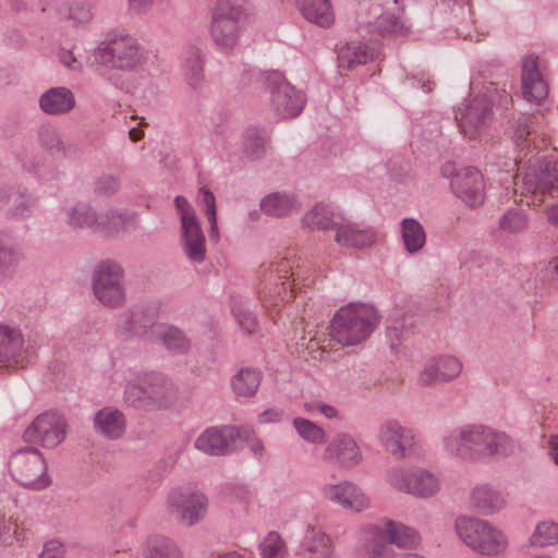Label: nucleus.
Masks as SVG:
<instances>
[{
    "label": "nucleus",
    "mask_w": 558,
    "mask_h": 558,
    "mask_svg": "<svg viewBox=\"0 0 558 558\" xmlns=\"http://www.w3.org/2000/svg\"><path fill=\"white\" fill-rule=\"evenodd\" d=\"M16 524L12 521H5L4 515L0 513V543L9 544L14 537H17Z\"/></svg>",
    "instance_id": "e2e57ef3"
},
{
    "label": "nucleus",
    "mask_w": 558,
    "mask_h": 558,
    "mask_svg": "<svg viewBox=\"0 0 558 558\" xmlns=\"http://www.w3.org/2000/svg\"><path fill=\"white\" fill-rule=\"evenodd\" d=\"M184 80L194 90L203 88L205 75L203 68V56L199 49H191L184 59Z\"/></svg>",
    "instance_id": "37998d69"
},
{
    "label": "nucleus",
    "mask_w": 558,
    "mask_h": 558,
    "mask_svg": "<svg viewBox=\"0 0 558 558\" xmlns=\"http://www.w3.org/2000/svg\"><path fill=\"white\" fill-rule=\"evenodd\" d=\"M293 267L294 262L288 258H279L260 266L258 295L266 308L292 299L293 290H289V279L293 276L299 277V272H294Z\"/></svg>",
    "instance_id": "6e6552de"
},
{
    "label": "nucleus",
    "mask_w": 558,
    "mask_h": 558,
    "mask_svg": "<svg viewBox=\"0 0 558 558\" xmlns=\"http://www.w3.org/2000/svg\"><path fill=\"white\" fill-rule=\"evenodd\" d=\"M198 201L202 206H204V213L209 221V236L214 241L219 240V231L217 223V209H216V198L209 189L206 186H202L198 190Z\"/></svg>",
    "instance_id": "3c124183"
},
{
    "label": "nucleus",
    "mask_w": 558,
    "mask_h": 558,
    "mask_svg": "<svg viewBox=\"0 0 558 558\" xmlns=\"http://www.w3.org/2000/svg\"><path fill=\"white\" fill-rule=\"evenodd\" d=\"M9 469L13 478L31 489H43L50 484L46 474V462L35 448H23L15 451L9 460Z\"/></svg>",
    "instance_id": "1a4fd4ad"
},
{
    "label": "nucleus",
    "mask_w": 558,
    "mask_h": 558,
    "mask_svg": "<svg viewBox=\"0 0 558 558\" xmlns=\"http://www.w3.org/2000/svg\"><path fill=\"white\" fill-rule=\"evenodd\" d=\"M266 84L271 109L279 119L294 118L303 111L306 104L304 93L290 84L281 73H269Z\"/></svg>",
    "instance_id": "9d476101"
},
{
    "label": "nucleus",
    "mask_w": 558,
    "mask_h": 558,
    "mask_svg": "<svg viewBox=\"0 0 558 558\" xmlns=\"http://www.w3.org/2000/svg\"><path fill=\"white\" fill-rule=\"evenodd\" d=\"M64 222L73 230H92L96 232L99 213L86 202H77L63 209Z\"/></svg>",
    "instance_id": "2f4dec72"
},
{
    "label": "nucleus",
    "mask_w": 558,
    "mask_h": 558,
    "mask_svg": "<svg viewBox=\"0 0 558 558\" xmlns=\"http://www.w3.org/2000/svg\"><path fill=\"white\" fill-rule=\"evenodd\" d=\"M504 495L487 483L474 485L468 495V507L481 515H493L506 507Z\"/></svg>",
    "instance_id": "5701e85b"
},
{
    "label": "nucleus",
    "mask_w": 558,
    "mask_h": 558,
    "mask_svg": "<svg viewBox=\"0 0 558 558\" xmlns=\"http://www.w3.org/2000/svg\"><path fill=\"white\" fill-rule=\"evenodd\" d=\"M145 555L146 558H181L175 544L160 535H154L148 538Z\"/></svg>",
    "instance_id": "09e8293b"
},
{
    "label": "nucleus",
    "mask_w": 558,
    "mask_h": 558,
    "mask_svg": "<svg viewBox=\"0 0 558 558\" xmlns=\"http://www.w3.org/2000/svg\"><path fill=\"white\" fill-rule=\"evenodd\" d=\"M124 378L123 401L132 409L145 412L163 410L177 399L174 384L162 374L128 369Z\"/></svg>",
    "instance_id": "7ed1b4c3"
},
{
    "label": "nucleus",
    "mask_w": 558,
    "mask_h": 558,
    "mask_svg": "<svg viewBox=\"0 0 558 558\" xmlns=\"http://www.w3.org/2000/svg\"><path fill=\"white\" fill-rule=\"evenodd\" d=\"M243 16L244 12L240 5L229 0L218 1L210 24L213 41L222 49L233 48L240 36Z\"/></svg>",
    "instance_id": "9b49d317"
},
{
    "label": "nucleus",
    "mask_w": 558,
    "mask_h": 558,
    "mask_svg": "<svg viewBox=\"0 0 558 558\" xmlns=\"http://www.w3.org/2000/svg\"><path fill=\"white\" fill-rule=\"evenodd\" d=\"M533 119L530 116L521 114L517 120V126L513 134V140L515 145L523 149L530 143L529 136L531 135V126L533 124Z\"/></svg>",
    "instance_id": "13d9d810"
},
{
    "label": "nucleus",
    "mask_w": 558,
    "mask_h": 558,
    "mask_svg": "<svg viewBox=\"0 0 558 558\" xmlns=\"http://www.w3.org/2000/svg\"><path fill=\"white\" fill-rule=\"evenodd\" d=\"M69 20L76 25H84L92 21L93 12L90 7L82 3H74L69 10Z\"/></svg>",
    "instance_id": "680f3d73"
},
{
    "label": "nucleus",
    "mask_w": 558,
    "mask_h": 558,
    "mask_svg": "<svg viewBox=\"0 0 558 558\" xmlns=\"http://www.w3.org/2000/svg\"><path fill=\"white\" fill-rule=\"evenodd\" d=\"M157 335L163 348L172 355H184L191 350L190 338L174 325H158Z\"/></svg>",
    "instance_id": "f704fd0d"
},
{
    "label": "nucleus",
    "mask_w": 558,
    "mask_h": 558,
    "mask_svg": "<svg viewBox=\"0 0 558 558\" xmlns=\"http://www.w3.org/2000/svg\"><path fill=\"white\" fill-rule=\"evenodd\" d=\"M377 438L383 449L397 460L414 458L421 450L414 430L396 420L383 422Z\"/></svg>",
    "instance_id": "f8f14e48"
},
{
    "label": "nucleus",
    "mask_w": 558,
    "mask_h": 558,
    "mask_svg": "<svg viewBox=\"0 0 558 558\" xmlns=\"http://www.w3.org/2000/svg\"><path fill=\"white\" fill-rule=\"evenodd\" d=\"M300 203L289 193L275 192L260 201V209L268 216L284 217L296 213Z\"/></svg>",
    "instance_id": "c9c22d12"
},
{
    "label": "nucleus",
    "mask_w": 558,
    "mask_h": 558,
    "mask_svg": "<svg viewBox=\"0 0 558 558\" xmlns=\"http://www.w3.org/2000/svg\"><path fill=\"white\" fill-rule=\"evenodd\" d=\"M493 118L492 102L486 96H476L466 105L460 118L461 132L474 137L486 130Z\"/></svg>",
    "instance_id": "4be33fe9"
},
{
    "label": "nucleus",
    "mask_w": 558,
    "mask_h": 558,
    "mask_svg": "<svg viewBox=\"0 0 558 558\" xmlns=\"http://www.w3.org/2000/svg\"><path fill=\"white\" fill-rule=\"evenodd\" d=\"M92 290L95 299L105 307L119 310L128 303L125 270L112 259L98 263L92 274Z\"/></svg>",
    "instance_id": "423d86ee"
},
{
    "label": "nucleus",
    "mask_w": 558,
    "mask_h": 558,
    "mask_svg": "<svg viewBox=\"0 0 558 558\" xmlns=\"http://www.w3.org/2000/svg\"><path fill=\"white\" fill-rule=\"evenodd\" d=\"M39 558H63V549L57 542H50L45 545Z\"/></svg>",
    "instance_id": "774afa93"
},
{
    "label": "nucleus",
    "mask_w": 558,
    "mask_h": 558,
    "mask_svg": "<svg viewBox=\"0 0 558 558\" xmlns=\"http://www.w3.org/2000/svg\"><path fill=\"white\" fill-rule=\"evenodd\" d=\"M322 460L341 469H353L362 462L363 453L351 434L339 432L324 448Z\"/></svg>",
    "instance_id": "6ab92c4d"
},
{
    "label": "nucleus",
    "mask_w": 558,
    "mask_h": 558,
    "mask_svg": "<svg viewBox=\"0 0 558 558\" xmlns=\"http://www.w3.org/2000/svg\"><path fill=\"white\" fill-rule=\"evenodd\" d=\"M65 435L66 423L64 417L57 412H45L38 415L26 428L24 438L47 448H54L64 440Z\"/></svg>",
    "instance_id": "f3484780"
},
{
    "label": "nucleus",
    "mask_w": 558,
    "mask_h": 558,
    "mask_svg": "<svg viewBox=\"0 0 558 558\" xmlns=\"http://www.w3.org/2000/svg\"><path fill=\"white\" fill-rule=\"evenodd\" d=\"M39 109L48 116H64L76 106L74 93L65 86L50 87L38 99Z\"/></svg>",
    "instance_id": "bb28decb"
},
{
    "label": "nucleus",
    "mask_w": 558,
    "mask_h": 558,
    "mask_svg": "<svg viewBox=\"0 0 558 558\" xmlns=\"http://www.w3.org/2000/svg\"><path fill=\"white\" fill-rule=\"evenodd\" d=\"M401 238L409 254L418 253L426 243L423 226L414 218H405L400 223Z\"/></svg>",
    "instance_id": "a19ab883"
},
{
    "label": "nucleus",
    "mask_w": 558,
    "mask_h": 558,
    "mask_svg": "<svg viewBox=\"0 0 558 558\" xmlns=\"http://www.w3.org/2000/svg\"><path fill=\"white\" fill-rule=\"evenodd\" d=\"M451 190L465 205L477 207L483 204L484 178L475 168H464L459 171L451 180Z\"/></svg>",
    "instance_id": "412c9836"
},
{
    "label": "nucleus",
    "mask_w": 558,
    "mask_h": 558,
    "mask_svg": "<svg viewBox=\"0 0 558 558\" xmlns=\"http://www.w3.org/2000/svg\"><path fill=\"white\" fill-rule=\"evenodd\" d=\"M558 543V523L543 521L538 523L531 536V544L537 547L551 546Z\"/></svg>",
    "instance_id": "603ef678"
},
{
    "label": "nucleus",
    "mask_w": 558,
    "mask_h": 558,
    "mask_svg": "<svg viewBox=\"0 0 558 558\" xmlns=\"http://www.w3.org/2000/svg\"><path fill=\"white\" fill-rule=\"evenodd\" d=\"M529 219L521 209L510 208L499 219V228L502 232L513 234L526 229Z\"/></svg>",
    "instance_id": "864d4df0"
},
{
    "label": "nucleus",
    "mask_w": 558,
    "mask_h": 558,
    "mask_svg": "<svg viewBox=\"0 0 558 558\" xmlns=\"http://www.w3.org/2000/svg\"><path fill=\"white\" fill-rule=\"evenodd\" d=\"M166 505L169 513L181 524L193 526L206 517L208 498L198 490L174 488L168 494Z\"/></svg>",
    "instance_id": "4468645a"
},
{
    "label": "nucleus",
    "mask_w": 558,
    "mask_h": 558,
    "mask_svg": "<svg viewBox=\"0 0 558 558\" xmlns=\"http://www.w3.org/2000/svg\"><path fill=\"white\" fill-rule=\"evenodd\" d=\"M333 542L320 529L307 527L296 551V558H332Z\"/></svg>",
    "instance_id": "cd10ccee"
},
{
    "label": "nucleus",
    "mask_w": 558,
    "mask_h": 558,
    "mask_svg": "<svg viewBox=\"0 0 558 558\" xmlns=\"http://www.w3.org/2000/svg\"><path fill=\"white\" fill-rule=\"evenodd\" d=\"M376 239L372 228H362L360 225L341 218L336 228L335 242L347 248H364L371 246Z\"/></svg>",
    "instance_id": "a878e982"
},
{
    "label": "nucleus",
    "mask_w": 558,
    "mask_h": 558,
    "mask_svg": "<svg viewBox=\"0 0 558 558\" xmlns=\"http://www.w3.org/2000/svg\"><path fill=\"white\" fill-rule=\"evenodd\" d=\"M126 90L134 97L144 101H149L156 94L155 85L153 84L151 78L147 75H141L137 81L130 83Z\"/></svg>",
    "instance_id": "4d7b16f0"
},
{
    "label": "nucleus",
    "mask_w": 558,
    "mask_h": 558,
    "mask_svg": "<svg viewBox=\"0 0 558 558\" xmlns=\"http://www.w3.org/2000/svg\"><path fill=\"white\" fill-rule=\"evenodd\" d=\"M21 332L8 326H0V363L17 364L22 354Z\"/></svg>",
    "instance_id": "e433bc0d"
},
{
    "label": "nucleus",
    "mask_w": 558,
    "mask_h": 558,
    "mask_svg": "<svg viewBox=\"0 0 558 558\" xmlns=\"http://www.w3.org/2000/svg\"><path fill=\"white\" fill-rule=\"evenodd\" d=\"M241 430H246V433L242 434V437H245L248 441V448L251 452L256 457H262L265 452V447L263 441L257 437H252L251 435H254V432L248 428H240Z\"/></svg>",
    "instance_id": "0e129e2a"
},
{
    "label": "nucleus",
    "mask_w": 558,
    "mask_h": 558,
    "mask_svg": "<svg viewBox=\"0 0 558 558\" xmlns=\"http://www.w3.org/2000/svg\"><path fill=\"white\" fill-rule=\"evenodd\" d=\"M375 49L361 43H351L341 47L338 52L339 66L352 70L356 65L365 64L375 57Z\"/></svg>",
    "instance_id": "58836bf2"
},
{
    "label": "nucleus",
    "mask_w": 558,
    "mask_h": 558,
    "mask_svg": "<svg viewBox=\"0 0 558 558\" xmlns=\"http://www.w3.org/2000/svg\"><path fill=\"white\" fill-rule=\"evenodd\" d=\"M357 536L355 554L359 558H425L415 553L392 549L391 545L398 548L414 545L417 533L414 529L388 518L365 524L359 530Z\"/></svg>",
    "instance_id": "f03ea898"
},
{
    "label": "nucleus",
    "mask_w": 558,
    "mask_h": 558,
    "mask_svg": "<svg viewBox=\"0 0 558 558\" xmlns=\"http://www.w3.org/2000/svg\"><path fill=\"white\" fill-rule=\"evenodd\" d=\"M441 486L442 482L437 473L415 465L408 495L420 499H429L441 490Z\"/></svg>",
    "instance_id": "7c9ffc66"
},
{
    "label": "nucleus",
    "mask_w": 558,
    "mask_h": 558,
    "mask_svg": "<svg viewBox=\"0 0 558 558\" xmlns=\"http://www.w3.org/2000/svg\"><path fill=\"white\" fill-rule=\"evenodd\" d=\"M180 242L187 259L201 264L206 257V240L199 221L180 226Z\"/></svg>",
    "instance_id": "c85d7f7f"
},
{
    "label": "nucleus",
    "mask_w": 558,
    "mask_h": 558,
    "mask_svg": "<svg viewBox=\"0 0 558 558\" xmlns=\"http://www.w3.org/2000/svg\"><path fill=\"white\" fill-rule=\"evenodd\" d=\"M338 214L330 205L316 204L312 209L303 216V225L311 230L326 231L338 227L341 220Z\"/></svg>",
    "instance_id": "72a5a7b5"
},
{
    "label": "nucleus",
    "mask_w": 558,
    "mask_h": 558,
    "mask_svg": "<svg viewBox=\"0 0 558 558\" xmlns=\"http://www.w3.org/2000/svg\"><path fill=\"white\" fill-rule=\"evenodd\" d=\"M454 531L466 547L483 556L496 557L508 548L506 534L490 522L476 517L459 515L454 521Z\"/></svg>",
    "instance_id": "39448f33"
},
{
    "label": "nucleus",
    "mask_w": 558,
    "mask_h": 558,
    "mask_svg": "<svg viewBox=\"0 0 558 558\" xmlns=\"http://www.w3.org/2000/svg\"><path fill=\"white\" fill-rule=\"evenodd\" d=\"M283 412L277 408L268 409L258 415V422L262 424L277 423L282 420Z\"/></svg>",
    "instance_id": "338daca9"
},
{
    "label": "nucleus",
    "mask_w": 558,
    "mask_h": 558,
    "mask_svg": "<svg viewBox=\"0 0 558 558\" xmlns=\"http://www.w3.org/2000/svg\"><path fill=\"white\" fill-rule=\"evenodd\" d=\"M60 62L72 71H80L82 63L74 57L71 50H61L59 52Z\"/></svg>",
    "instance_id": "69168bd1"
},
{
    "label": "nucleus",
    "mask_w": 558,
    "mask_h": 558,
    "mask_svg": "<svg viewBox=\"0 0 558 558\" xmlns=\"http://www.w3.org/2000/svg\"><path fill=\"white\" fill-rule=\"evenodd\" d=\"M260 558H282L286 544L277 532H269L258 545Z\"/></svg>",
    "instance_id": "6e6d98bb"
},
{
    "label": "nucleus",
    "mask_w": 558,
    "mask_h": 558,
    "mask_svg": "<svg viewBox=\"0 0 558 558\" xmlns=\"http://www.w3.org/2000/svg\"><path fill=\"white\" fill-rule=\"evenodd\" d=\"M523 186L532 195L533 204L543 203L546 196L554 197L558 193V161L529 160L523 174Z\"/></svg>",
    "instance_id": "ddd939ff"
},
{
    "label": "nucleus",
    "mask_w": 558,
    "mask_h": 558,
    "mask_svg": "<svg viewBox=\"0 0 558 558\" xmlns=\"http://www.w3.org/2000/svg\"><path fill=\"white\" fill-rule=\"evenodd\" d=\"M269 142L268 132L265 129L250 126L243 134V151L252 159L262 158Z\"/></svg>",
    "instance_id": "c03bdc74"
},
{
    "label": "nucleus",
    "mask_w": 558,
    "mask_h": 558,
    "mask_svg": "<svg viewBox=\"0 0 558 558\" xmlns=\"http://www.w3.org/2000/svg\"><path fill=\"white\" fill-rule=\"evenodd\" d=\"M367 28L374 35L388 36L401 34L404 31V25L395 14L384 13L371 22Z\"/></svg>",
    "instance_id": "8fccbe9b"
},
{
    "label": "nucleus",
    "mask_w": 558,
    "mask_h": 558,
    "mask_svg": "<svg viewBox=\"0 0 558 558\" xmlns=\"http://www.w3.org/2000/svg\"><path fill=\"white\" fill-rule=\"evenodd\" d=\"M320 492L325 500L351 512H364L372 507L371 497L352 481L325 484Z\"/></svg>",
    "instance_id": "dca6fc26"
},
{
    "label": "nucleus",
    "mask_w": 558,
    "mask_h": 558,
    "mask_svg": "<svg viewBox=\"0 0 558 558\" xmlns=\"http://www.w3.org/2000/svg\"><path fill=\"white\" fill-rule=\"evenodd\" d=\"M305 20L319 27L327 28L335 22V12L329 0H298Z\"/></svg>",
    "instance_id": "473e14b6"
},
{
    "label": "nucleus",
    "mask_w": 558,
    "mask_h": 558,
    "mask_svg": "<svg viewBox=\"0 0 558 558\" xmlns=\"http://www.w3.org/2000/svg\"><path fill=\"white\" fill-rule=\"evenodd\" d=\"M243 433L246 430L234 426L209 427L195 439L194 447L209 456H225L235 449Z\"/></svg>",
    "instance_id": "aec40b11"
},
{
    "label": "nucleus",
    "mask_w": 558,
    "mask_h": 558,
    "mask_svg": "<svg viewBox=\"0 0 558 558\" xmlns=\"http://www.w3.org/2000/svg\"><path fill=\"white\" fill-rule=\"evenodd\" d=\"M414 465L393 464L386 469L385 483L392 490L408 495Z\"/></svg>",
    "instance_id": "a18cd8bd"
},
{
    "label": "nucleus",
    "mask_w": 558,
    "mask_h": 558,
    "mask_svg": "<svg viewBox=\"0 0 558 558\" xmlns=\"http://www.w3.org/2000/svg\"><path fill=\"white\" fill-rule=\"evenodd\" d=\"M35 206V199L26 193L14 189L0 192V208L8 210L12 216L26 217Z\"/></svg>",
    "instance_id": "4c0bfd02"
},
{
    "label": "nucleus",
    "mask_w": 558,
    "mask_h": 558,
    "mask_svg": "<svg viewBox=\"0 0 558 558\" xmlns=\"http://www.w3.org/2000/svg\"><path fill=\"white\" fill-rule=\"evenodd\" d=\"M94 58L109 70L122 71L140 66L145 59L137 40L124 33H109L95 49Z\"/></svg>",
    "instance_id": "0eeeda50"
},
{
    "label": "nucleus",
    "mask_w": 558,
    "mask_h": 558,
    "mask_svg": "<svg viewBox=\"0 0 558 558\" xmlns=\"http://www.w3.org/2000/svg\"><path fill=\"white\" fill-rule=\"evenodd\" d=\"M380 322L377 310L366 303H350L340 307L330 323V336L344 347L367 340Z\"/></svg>",
    "instance_id": "20e7f679"
},
{
    "label": "nucleus",
    "mask_w": 558,
    "mask_h": 558,
    "mask_svg": "<svg viewBox=\"0 0 558 558\" xmlns=\"http://www.w3.org/2000/svg\"><path fill=\"white\" fill-rule=\"evenodd\" d=\"M136 222L137 215L135 213L111 208L99 213L96 232L116 236L128 231L130 228H135Z\"/></svg>",
    "instance_id": "c756f323"
},
{
    "label": "nucleus",
    "mask_w": 558,
    "mask_h": 558,
    "mask_svg": "<svg viewBox=\"0 0 558 558\" xmlns=\"http://www.w3.org/2000/svg\"><path fill=\"white\" fill-rule=\"evenodd\" d=\"M292 425L299 437L307 444L322 445L326 442L325 429L315 422L299 416L293 418Z\"/></svg>",
    "instance_id": "de8ad7c7"
},
{
    "label": "nucleus",
    "mask_w": 558,
    "mask_h": 558,
    "mask_svg": "<svg viewBox=\"0 0 558 558\" xmlns=\"http://www.w3.org/2000/svg\"><path fill=\"white\" fill-rule=\"evenodd\" d=\"M39 142L54 157L66 158L69 156L70 146L56 128L43 126L39 131Z\"/></svg>",
    "instance_id": "49530a36"
},
{
    "label": "nucleus",
    "mask_w": 558,
    "mask_h": 558,
    "mask_svg": "<svg viewBox=\"0 0 558 558\" xmlns=\"http://www.w3.org/2000/svg\"><path fill=\"white\" fill-rule=\"evenodd\" d=\"M232 312L240 325V327L247 333L255 332L257 328V319L250 311L247 302L242 299H234L232 301Z\"/></svg>",
    "instance_id": "5fc2aeb1"
},
{
    "label": "nucleus",
    "mask_w": 558,
    "mask_h": 558,
    "mask_svg": "<svg viewBox=\"0 0 558 558\" xmlns=\"http://www.w3.org/2000/svg\"><path fill=\"white\" fill-rule=\"evenodd\" d=\"M126 416L116 407H104L93 417L94 432L108 440L121 439L126 432Z\"/></svg>",
    "instance_id": "b1692460"
},
{
    "label": "nucleus",
    "mask_w": 558,
    "mask_h": 558,
    "mask_svg": "<svg viewBox=\"0 0 558 558\" xmlns=\"http://www.w3.org/2000/svg\"><path fill=\"white\" fill-rule=\"evenodd\" d=\"M19 245L11 232H0V275L10 276L21 260Z\"/></svg>",
    "instance_id": "ea45409f"
},
{
    "label": "nucleus",
    "mask_w": 558,
    "mask_h": 558,
    "mask_svg": "<svg viewBox=\"0 0 558 558\" xmlns=\"http://www.w3.org/2000/svg\"><path fill=\"white\" fill-rule=\"evenodd\" d=\"M262 374L254 368H243L231 378V387L238 398L253 397L260 385Z\"/></svg>",
    "instance_id": "79ce46f5"
},
{
    "label": "nucleus",
    "mask_w": 558,
    "mask_h": 558,
    "mask_svg": "<svg viewBox=\"0 0 558 558\" xmlns=\"http://www.w3.org/2000/svg\"><path fill=\"white\" fill-rule=\"evenodd\" d=\"M159 308L154 303H142L121 312L116 324V335L121 339H131L145 335L155 328Z\"/></svg>",
    "instance_id": "2eb2a0df"
},
{
    "label": "nucleus",
    "mask_w": 558,
    "mask_h": 558,
    "mask_svg": "<svg viewBox=\"0 0 558 558\" xmlns=\"http://www.w3.org/2000/svg\"><path fill=\"white\" fill-rule=\"evenodd\" d=\"M174 205L180 217L181 226L199 221L194 208L184 196L178 195L174 198Z\"/></svg>",
    "instance_id": "052dcab7"
},
{
    "label": "nucleus",
    "mask_w": 558,
    "mask_h": 558,
    "mask_svg": "<svg viewBox=\"0 0 558 558\" xmlns=\"http://www.w3.org/2000/svg\"><path fill=\"white\" fill-rule=\"evenodd\" d=\"M522 94L531 102H542L548 94L547 84L538 69L537 58L527 56L522 61Z\"/></svg>",
    "instance_id": "393cba45"
},
{
    "label": "nucleus",
    "mask_w": 558,
    "mask_h": 558,
    "mask_svg": "<svg viewBox=\"0 0 558 558\" xmlns=\"http://www.w3.org/2000/svg\"><path fill=\"white\" fill-rule=\"evenodd\" d=\"M119 189L120 180L112 174H102L94 183V191L100 196H112Z\"/></svg>",
    "instance_id": "bf43d9fd"
},
{
    "label": "nucleus",
    "mask_w": 558,
    "mask_h": 558,
    "mask_svg": "<svg viewBox=\"0 0 558 558\" xmlns=\"http://www.w3.org/2000/svg\"><path fill=\"white\" fill-rule=\"evenodd\" d=\"M463 371L462 362L451 354H437L427 359L417 375L422 387H433L457 379Z\"/></svg>",
    "instance_id": "a211bd4d"
},
{
    "label": "nucleus",
    "mask_w": 558,
    "mask_h": 558,
    "mask_svg": "<svg viewBox=\"0 0 558 558\" xmlns=\"http://www.w3.org/2000/svg\"><path fill=\"white\" fill-rule=\"evenodd\" d=\"M440 447L450 459L468 463L500 462L518 450L511 435L485 423H465L449 428L440 438Z\"/></svg>",
    "instance_id": "f257e3e1"
}]
</instances>
